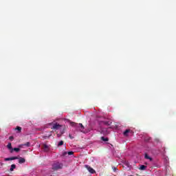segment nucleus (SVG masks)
<instances>
[{
	"instance_id": "f257e3e1",
	"label": "nucleus",
	"mask_w": 176,
	"mask_h": 176,
	"mask_svg": "<svg viewBox=\"0 0 176 176\" xmlns=\"http://www.w3.org/2000/svg\"><path fill=\"white\" fill-rule=\"evenodd\" d=\"M63 167H64V164H63V163H61L60 162L56 161L53 163L52 169L54 171H57L58 170H61L63 168Z\"/></svg>"
},
{
	"instance_id": "f03ea898",
	"label": "nucleus",
	"mask_w": 176,
	"mask_h": 176,
	"mask_svg": "<svg viewBox=\"0 0 176 176\" xmlns=\"http://www.w3.org/2000/svg\"><path fill=\"white\" fill-rule=\"evenodd\" d=\"M70 124L71 126H72V127H76V129H78V130H80L81 133H85V126L81 123L78 124L76 122H70Z\"/></svg>"
},
{
	"instance_id": "7ed1b4c3",
	"label": "nucleus",
	"mask_w": 176,
	"mask_h": 176,
	"mask_svg": "<svg viewBox=\"0 0 176 176\" xmlns=\"http://www.w3.org/2000/svg\"><path fill=\"white\" fill-rule=\"evenodd\" d=\"M63 127V125L56 122L53 124L52 129V130H60Z\"/></svg>"
},
{
	"instance_id": "20e7f679",
	"label": "nucleus",
	"mask_w": 176,
	"mask_h": 176,
	"mask_svg": "<svg viewBox=\"0 0 176 176\" xmlns=\"http://www.w3.org/2000/svg\"><path fill=\"white\" fill-rule=\"evenodd\" d=\"M85 168H87V170H88L89 173H90L91 174H94L96 173V170L93 169V168H91L90 166L85 165Z\"/></svg>"
},
{
	"instance_id": "39448f33",
	"label": "nucleus",
	"mask_w": 176,
	"mask_h": 176,
	"mask_svg": "<svg viewBox=\"0 0 176 176\" xmlns=\"http://www.w3.org/2000/svg\"><path fill=\"white\" fill-rule=\"evenodd\" d=\"M19 159V157H7L5 158V162H9L10 160H17Z\"/></svg>"
},
{
	"instance_id": "423d86ee",
	"label": "nucleus",
	"mask_w": 176,
	"mask_h": 176,
	"mask_svg": "<svg viewBox=\"0 0 176 176\" xmlns=\"http://www.w3.org/2000/svg\"><path fill=\"white\" fill-rule=\"evenodd\" d=\"M104 126H111V124H112V121L111 120H104V121H102V122Z\"/></svg>"
},
{
	"instance_id": "0eeeda50",
	"label": "nucleus",
	"mask_w": 176,
	"mask_h": 176,
	"mask_svg": "<svg viewBox=\"0 0 176 176\" xmlns=\"http://www.w3.org/2000/svg\"><path fill=\"white\" fill-rule=\"evenodd\" d=\"M52 131L49 132L47 135H43V138H44V140H49L50 137H52Z\"/></svg>"
},
{
	"instance_id": "6e6552de",
	"label": "nucleus",
	"mask_w": 176,
	"mask_h": 176,
	"mask_svg": "<svg viewBox=\"0 0 176 176\" xmlns=\"http://www.w3.org/2000/svg\"><path fill=\"white\" fill-rule=\"evenodd\" d=\"M43 149L44 152H49V146H47L46 144H43Z\"/></svg>"
},
{
	"instance_id": "1a4fd4ad",
	"label": "nucleus",
	"mask_w": 176,
	"mask_h": 176,
	"mask_svg": "<svg viewBox=\"0 0 176 176\" xmlns=\"http://www.w3.org/2000/svg\"><path fill=\"white\" fill-rule=\"evenodd\" d=\"M7 148L10 150V153H13V147H12V143H8Z\"/></svg>"
},
{
	"instance_id": "9d476101",
	"label": "nucleus",
	"mask_w": 176,
	"mask_h": 176,
	"mask_svg": "<svg viewBox=\"0 0 176 176\" xmlns=\"http://www.w3.org/2000/svg\"><path fill=\"white\" fill-rule=\"evenodd\" d=\"M19 164H23V163H25V159L23 157H19Z\"/></svg>"
},
{
	"instance_id": "9b49d317",
	"label": "nucleus",
	"mask_w": 176,
	"mask_h": 176,
	"mask_svg": "<svg viewBox=\"0 0 176 176\" xmlns=\"http://www.w3.org/2000/svg\"><path fill=\"white\" fill-rule=\"evenodd\" d=\"M100 133L101 134H104V135H107V134H108V131H107V129H102Z\"/></svg>"
},
{
	"instance_id": "f8f14e48",
	"label": "nucleus",
	"mask_w": 176,
	"mask_h": 176,
	"mask_svg": "<svg viewBox=\"0 0 176 176\" xmlns=\"http://www.w3.org/2000/svg\"><path fill=\"white\" fill-rule=\"evenodd\" d=\"M131 130L130 129H126L125 131H124L123 135L125 137H127L129 135V133H130Z\"/></svg>"
},
{
	"instance_id": "ddd939ff",
	"label": "nucleus",
	"mask_w": 176,
	"mask_h": 176,
	"mask_svg": "<svg viewBox=\"0 0 176 176\" xmlns=\"http://www.w3.org/2000/svg\"><path fill=\"white\" fill-rule=\"evenodd\" d=\"M101 140L102 141H104V142H108V141H109V139H108V138H105L104 136L101 137Z\"/></svg>"
},
{
	"instance_id": "4468645a",
	"label": "nucleus",
	"mask_w": 176,
	"mask_h": 176,
	"mask_svg": "<svg viewBox=\"0 0 176 176\" xmlns=\"http://www.w3.org/2000/svg\"><path fill=\"white\" fill-rule=\"evenodd\" d=\"M144 158L147 159V160H152V157H149V155L146 153L144 154Z\"/></svg>"
},
{
	"instance_id": "2eb2a0df",
	"label": "nucleus",
	"mask_w": 176,
	"mask_h": 176,
	"mask_svg": "<svg viewBox=\"0 0 176 176\" xmlns=\"http://www.w3.org/2000/svg\"><path fill=\"white\" fill-rule=\"evenodd\" d=\"M146 166L145 165H141L140 167L139 168V170H146Z\"/></svg>"
},
{
	"instance_id": "dca6fc26",
	"label": "nucleus",
	"mask_w": 176,
	"mask_h": 176,
	"mask_svg": "<svg viewBox=\"0 0 176 176\" xmlns=\"http://www.w3.org/2000/svg\"><path fill=\"white\" fill-rule=\"evenodd\" d=\"M16 168V165L15 164H12L11 168H10V171H13Z\"/></svg>"
},
{
	"instance_id": "f3484780",
	"label": "nucleus",
	"mask_w": 176,
	"mask_h": 176,
	"mask_svg": "<svg viewBox=\"0 0 176 176\" xmlns=\"http://www.w3.org/2000/svg\"><path fill=\"white\" fill-rule=\"evenodd\" d=\"M23 146L30 147V146H31V143H30V142H28L25 144H23Z\"/></svg>"
},
{
	"instance_id": "a211bd4d",
	"label": "nucleus",
	"mask_w": 176,
	"mask_h": 176,
	"mask_svg": "<svg viewBox=\"0 0 176 176\" xmlns=\"http://www.w3.org/2000/svg\"><path fill=\"white\" fill-rule=\"evenodd\" d=\"M15 130H17L18 133H21V126H16Z\"/></svg>"
},
{
	"instance_id": "6ab92c4d",
	"label": "nucleus",
	"mask_w": 176,
	"mask_h": 176,
	"mask_svg": "<svg viewBox=\"0 0 176 176\" xmlns=\"http://www.w3.org/2000/svg\"><path fill=\"white\" fill-rule=\"evenodd\" d=\"M61 145H64V141L61 140L58 142V146H61Z\"/></svg>"
},
{
	"instance_id": "aec40b11",
	"label": "nucleus",
	"mask_w": 176,
	"mask_h": 176,
	"mask_svg": "<svg viewBox=\"0 0 176 176\" xmlns=\"http://www.w3.org/2000/svg\"><path fill=\"white\" fill-rule=\"evenodd\" d=\"M13 151H14V152H20V148H14Z\"/></svg>"
},
{
	"instance_id": "412c9836",
	"label": "nucleus",
	"mask_w": 176,
	"mask_h": 176,
	"mask_svg": "<svg viewBox=\"0 0 176 176\" xmlns=\"http://www.w3.org/2000/svg\"><path fill=\"white\" fill-rule=\"evenodd\" d=\"M67 155L69 156H71V155H74V151H69V152H67Z\"/></svg>"
},
{
	"instance_id": "4be33fe9",
	"label": "nucleus",
	"mask_w": 176,
	"mask_h": 176,
	"mask_svg": "<svg viewBox=\"0 0 176 176\" xmlns=\"http://www.w3.org/2000/svg\"><path fill=\"white\" fill-rule=\"evenodd\" d=\"M155 141L157 142V144H159V142H160V140L159 138H155Z\"/></svg>"
},
{
	"instance_id": "5701e85b",
	"label": "nucleus",
	"mask_w": 176,
	"mask_h": 176,
	"mask_svg": "<svg viewBox=\"0 0 176 176\" xmlns=\"http://www.w3.org/2000/svg\"><path fill=\"white\" fill-rule=\"evenodd\" d=\"M67 155H68V153H67V151H65L63 153L62 156H67Z\"/></svg>"
},
{
	"instance_id": "b1692460",
	"label": "nucleus",
	"mask_w": 176,
	"mask_h": 176,
	"mask_svg": "<svg viewBox=\"0 0 176 176\" xmlns=\"http://www.w3.org/2000/svg\"><path fill=\"white\" fill-rule=\"evenodd\" d=\"M144 141H146V142H148V141H151V138H145L144 139Z\"/></svg>"
},
{
	"instance_id": "393cba45",
	"label": "nucleus",
	"mask_w": 176,
	"mask_h": 176,
	"mask_svg": "<svg viewBox=\"0 0 176 176\" xmlns=\"http://www.w3.org/2000/svg\"><path fill=\"white\" fill-rule=\"evenodd\" d=\"M69 137L70 140H74V136H72V135L69 134Z\"/></svg>"
},
{
	"instance_id": "a878e982",
	"label": "nucleus",
	"mask_w": 176,
	"mask_h": 176,
	"mask_svg": "<svg viewBox=\"0 0 176 176\" xmlns=\"http://www.w3.org/2000/svg\"><path fill=\"white\" fill-rule=\"evenodd\" d=\"M14 138H13V136H10L9 140H10V141H13Z\"/></svg>"
},
{
	"instance_id": "bb28decb",
	"label": "nucleus",
	"mask_w": 176,
	"mask_h": 176,
	"mask_svg": "<svg viewBox=\"0 0 176 176\" xmlns=\"http://www.w3.org/2000/svg\"><path fill=\"white\" fill-rule=\"evenodd\" d=\"M62 134H63V133H61L60 134V133H57V137H58V138H60Z\"/></svg>"
},
{
	"instance_id": "cd10ccee",
	"label": "nucleus",
	"mask_w": 176,
	"mask_h": 176,
	"mask_svg": "<svg viewBox=\"0 0 176 176\" xmlns=\"http://www.w3.org/2000/svg\"><path fill=\"white\" fill-rule=\"evenodd\" d=\"M23 146H24V145L20 144V145L19 146V148H22Z\"/></svg>"
},
{
	"instance_id": "c85d7f7f",
	"label": "nucleus",
	"mask_w": 176,
	"mask_h": 176,
	"mask_svg": "<svg viewBox=\"0 0 176 176\" xmlns=\"http://www.w3.org/2000/svg\"><path fill=\"white\" fill-rule=\"evenodd\" d=\"M114 170H116V168H114Z\"/></svg>"
}]
</instances>
